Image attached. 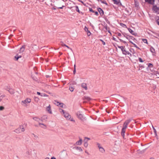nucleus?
<instances>
[{
	"mask_svg": "<svg viewBox=\"0 0 159 159\" xmlns=\"http://www.w3.org/2000/svg\"><path fill=\"white\" fill-rule=\"evenodd\" d=\"M91 98H90L89 97L86 96H84L83 98V100H87L88 101H89L91 100Z\"/></svg>",
	"mask_w": 159,
	"mask_h": 159,
	"instance_id": "obj_17",
	"label": "nucleus"
},
{
	"mask_svg": "<svg viewBox=\"0 0 159 159\" xmlns=\"http://www.w3.org/2000/svg\"><path fill=\"white\" fill-rule=\"evenodd\" d=\"M94 13H95V15H96L97 16H98V12L96 11H94Z\"/></svg>",
	"mask_w": 159,
	"mask_h": 159,
	"instance_id": "obj_58",
	"label": "nucleus"
},
{
	"mask_svg": "<svg viewBox=\"0 0 159 159\" xmlns=\"http://www.w3.org/2000/svg\"><path fill=\"white\" fill-rule=\"evenodd\" d=\"M152 10L155 12L159 14V8L157 6H153L152 7Z\"/></svg>",
	"mask_w": 159,
	"mask_h": 159,
	"instance_id": "obj_7",
	"label": "nucleus"
},
{
	"mask_svg": "<svg viewBox=\"0 0 159 159\" xmlns=\"http://www.w3.org/2000/svg\"><path fill=\"white\" fill-rule=\"evenodd\" d=\"M74 70L73 71V73H74V74H75L76 72V69H75V65H74Z\"/></svg>",
	"mask_w": 159,
	"mask_h": 159,
	"instance_id": "obj_46",
	"label": "nucleus"
},
{
	"mask_svg": "<svg viewBox=\"0 0 159 159\" xmlns=\"http://www.w3.org/2000/svg\"><path fill=\"white\" fill-rule=\"evenodd\" d=\"M9 92L11 94H13L15 93V91L14 90L12 89H10Z\"/></svg>",
	"mask_w": 159,
	"mask_h": 159,
	"instance_id": "obj_21",
	"label": "nucleus"
},
{
	"mask_svg": "<svg viewBox=\"0 0 159 159\" xmlns=\"http://www.w3.org/2000/svg\"><path fill=\"white\" fill-rule=\"evenodd\" d=\"M85 140H86V139H87V140H89L90 139V138H87V137H85Z\"/></svg>",
	"mask_w": 159,
	"mask_h": 159,
	"instance_id": "obj_62",
	"label": "nucleus"
},
{
	"mask_svg": "<svg viewBox=\"0 0 159 159\" xmlns=\"http://www.w3.org/2000/svg\"><path fill=\"white\" fill-rule=\"evenodd\" d=\"M151 52L152 53H155V50L153 48L151 47L150 48Z\"/></svg>",
	"mask_w": 159,
	"mask_h": 159,
	"instance_id": "obj_23",
	"label": "nucleus"
},
{
	"mask_svg": "<svg viewBox=\"0 0 159 159\" xmlns=\"http://www.w3.org/2000/svg\"><path fill=\"white\" fill-rule=\"evenodd\" d=\"M32 134L34 136L35 139H36L38 138L37 135H35L34 134Z\"/></svg>",
	"mask_w": 159,
	"mask_h": 159,
	"instance_id": "obj_50",
	"label": "nucleus"
},
{
	"mask_svg": "<svg viewBox=\"0 0 159 159\" xmlns=\"http://www.w3.org/2000/svg\"><path fill=\"white\" fill-rule=\"evenodd\" d=\"M132 44L134 45V46L136 48H137L138 49L140 50V48H139V47H138L135 43H132Z\"/></svg>",
	"mask_w": 159,
	"mask_h": 159,
	"instance_id": "obj_29",
	"label": "nucleus"
},
{
	"mask_svg": "<svg viewBox=\"0 0 159 159\" xmlns=\"http://www.w3.org/2000/svg\"><path fill=\"white\" fill-rule=\"evenodd\" d=\"M46 110L50 114H52V112L51 111V107H50V105H49L48 107H47L46 108Z\"/></svg>",
	"mask_w": 159,
	"mask_h": 159,
	"instance_id": "obj_12",
	"label": "nucleus"
},
{
	"mask_svg": "<svg viewBox=\"0 0 159 159\" xmlns=\"http://www.w3.org/2000/svg\"><path fill=\"white\" fill-rule=\"evenodd\" d=\"M146 2L153 5L154 3L155 0H145Z\"/></svg>",
	"mask_w": 159,
	"mask_h": 159,
	"instance_id": "obj_9",
	"label": "nucleus"
},
{
	"mask_svg": "<svg viewBox=\"0 0 159 159\" xmlns=\"http://www.w3.org/2000/svg\"><path fill=\"white\" fill-rule=\"evenodd\" d=\"M21 57V56H17L16 55L15 56V57L16 59V60H17L19 58H20Z\"/></svg>",
	"mask_w": 159,
	"mask_h": 159,
	"instance_id": "obj_27",
	"label": "nucleus"
},
{
	"mask_svg": "<svg viewBox=\"0 0 159 159\" xmlns=\"http://www.w3.org/2000/svg\"><path fill=\"white\" fill-rule=\"evenodd\" d=\"M120 25L121 26H122L123 27L126 28V27H127L126 25H125V24H124L122 23H120Z\"/></svg>",
	"mask_w": 159,
	"mask_h": 159,
	"instance_id": "obj_32",
	"label": "nucleus"
},
{
	"mask_svg": "<svg viewBox=\"0 0 159 159\" xmlns=\"http://www.w3.org/2000/svg\"><path fill=\"white\" fill-rule=\"evenodd\" d=\"M60 45H61L62 46H64V45H66L63 42H60Z\"/></svg>",
	"mask_w": 159,
	"mask_h": 159,
	"instance_id": "obj_43",
	"label": "nucleus"
},
{
	"mask_svg": "<svg viewBox=\"0 0 159 159\" xmlns=\"http://www.w3.org/2000/svg\"><path fill=\"white\" fill-rule=\"evenodd\" d=\"M64 114V117L67 119L71 118V116L68 113L65 112Z\"/></svg>",
	"mask_w": 159,
	"mask_h": 159,
	"instance_id": "obj_11",
	"label": "nucleus"
},
{
	"mask_svg": "<svg viewBox=\"0 0 159 159\" xmlns=\"http://www.w3.org/2000/svg\"><path fill=\"white\" fill-rule=\"evenodd\" d=\"M106 30H108V32L109 33H111V32L110 31H109V30H108L109 29V28H108L107 27H106V28H105Z\"/></svg>",
	"mask_w": 159,
	"mask_h": 159,
	"instance_id": "obj_53",
	"label": "nucleus"
},
{
	"mask_svg": "<svg viewBox=\"0 0 159 159\" xmlns=\"http://www.w3.org/2000/svg\"><path fill=\"white\" fill-rule=\"evenodd\" d=\"M132 119H129L126 120L124 123L123 128L121 130V135L122 136L124 137L125 136V129L127 128L128 125L130 122L132 120Z\"/></svg>",
	"mask_w": 159,
	"mask_h": 159,
	"instance_id": "obj_1",
	"label": "nucleus"
},
{
	"mask_svg": "<svg viewBox=\"0 0 159 159\" xmlns=\"http://www.w3.org/2000/svg\"><path fill=\"white\" fill-rule=\"evenodd\" d=\"M10 89V88L8 86H7L5 87V89L9 92Z\"/></svg>",
	"mask_w": 159,
	"mask_h": 159,
	"instance_id": "obj_35",
	"label": "nucleus"
},
{
	"mask_svg": "<svg viewBox=\"0 0 159 159\" xmlns=\"http://www.w3.org/2000/svg\"><path fill=\"white\" fill-rule=\"evenodd\" d=\"M5 97V95H1L0 96V99L2 100L4 97Z\"/></svg>",
	"mask_w": 159,
	"mask_h": 159,
	"instance_id": "obj_44",
	"label": "nucleus"
},
{
	"mask_svg": "<svg viewBox=\"0 0 159 159\" xmlns=\"http://www.w3.org/2000/svg\"><path fill=\"white\" fill-rule=\"evenodd\" d=\"M76 115L77 117L80 120H83L84 119L85 117L83 114H82V112L80 111H77L76 113Z\"/></svg>",
	"mask_w": 159,
	"mask_h": 159,
	"instance_id": "obj_3",
	"label": "nucleus"
},
{
	"mask_svg": "<svg viewBox=\"0 0 159 159\" xmlns=\"http://www.w3.org/2000/svg\"><path fill=\"white\" fill-rule=\"evenodd\" d=\"M100 40L102 42L103 45H105V43L102 39H100Z\"/></svg>",
	"mask_w": 159,
	"mask_h": 159,
	"instance_id": "obj_52",
	"label": "nucleus"
},
{
	"mask_svg": "<svg viewBox=\"0 0 159 159\" xmlns=\"http://www.w3.org/2000/svg\"><path fill=\"white\" fill-rule=\"evenodd\" d=\"M152 128L154 130V132L155 134L156 135H157V131L153 127V126L152 125Z\"/></svg>",
	"mask_w": 159,
	"mask_h": 159,
	"instance_id": "obj_33",
	"label": "nucleus"
},
{
	"mask_svg": "<svg viewBox=\"0 0 159 159\" xmlns=\"http://www.w3.org/2000/svg\"><path fill=\"white\" fill-rule=\"evenodd\" d=\"M26 126V125H20L19 127L17 129H15L14 131L16 133H20L21 132H24L25 129V127Z\"/></svg>",
	"mask_w": 159,
	"mask_h": 159,
	"instance_id": "obj_2",
	"label": "nucleus"
},
{
	"mask_svg": "<svg viewBox=\"0 0 159 159\" xmlns=\"http://www.w3.org/2000/svg\"><path fill=\"white\" fill-rule=\"evenodd\" d=\"M81 86L82 88L84 89L85 90H87L88 89L87 84L86 83H83L81 84Z\"/></svg>",
	"mask_w": 159,
	"mask_h": 159,
	"instance_id": "obj_13",
	"label": "nucleus"
},
{
	"mask_svg": "<svg viewBox=\"0 0 159 159\" xmlns=\"http://www.w3.org/2000/svg\"><path fill=\"white\" fill-rule=\"evenodd\" d=\"M89 11H90V12H92L93 13H94V11L93 10V9L91 8H89Z\"/></svg>",
	"mask_w": 159,
	"mask_h": 159,
	"instance_id": "obj_41",
	"label": "nucleus"
},
{
	"mask_svg": "<svg viewBox=\"0 0 159 159\" xmlns=\"http://www.w3.org/2000/svg\"><path fill=\"white\" fill-rule=\"evenodd\" d=\"M155 74L156 76H158V75H159V72H158V71H156L155 72Z\"/></svg>",
	"mask_w": 159,
	"mask_h": 159,
	"instance_id": "obj_56",
	"label": "nucleus"
},
{
	"mask_svg": "<svg viewBox=\"0 0 159 159\" xmlns=\"http://www.w3.org/2000/svg\"><path fill=\"white\" fill-rule=\"evenodd\" d=\"M75 10L76 11L78 12H79V13H80V11L79 10V7L78 6H75Z\"/></svg>",
	"mask_w": 159,
	"mask_h": 159,
	"instance_id": "obj_30",
	"label": "nucleus"
},
{
	"mask_svg": "<svg viewBox=\"0 0 159 159\" xmlns=\"http://www.w3.org/2000/svg\"><path fill=\"white\" fill-rule=\"evenodd\" d=\"M73 149L79 150L80 152H82V149L80 147H75L73 148Z\"/></svg>",
	"mask_w": 159,
	"mask_h": 159,
	"instance_id": "obj_18",
	"label": "nucleus"
},
{
	"mask_svg": "<svg viewBox=\"0 0 159 159\" xmlns=\"http://www.w3.org/2000/svg\"><path fill=\"white\" fill-rule=\"evenodd\" d=\"M64 46L67 47L68 48L70 49V50H72V49L70 48L69 47L66 45H66H64Z\"/></svg>",
	"mask_w": 159,
	"mask_h": 159,
	"instance_id": "obj_55",
	"label": "nucleus"
},
{
	"mask_svg": "<svg viewBox=\"0 0 159 159\" xmlns=\"http://www.w3.org/2000/svg\"><path fill=\"white\" fill-rule=\"evenodd\" d=\"M125 46L123 47V46H118V47L121 49V51H122L123 49H124Z\"/></svg>",
	"mask_w": 159,
	"mask_h": 159,
	"instance_id": "obj_28",
	"label": "nucleus"
},
{
	"mask_svg": "<svg viewBox=\"0 0 159 159\" xmlns=\"http://www.w3.org/2000/svg\"><path fill=\"white\" fill-rule=\"evenodd\" d=\"M153 66V65L151 63H149L148 64V67H152Z\"/></svg>",
	"mask_w": 159,
	"mask_h": 159,
	"instance_id": "obj_37",
	"label": "nucleus"
},
{
	"mask_svg": "<svg viewBox=\"0 0 159 159\" xmlns=\"http://www.w3.org/2000/svg\"><path fill=\"white\" fill-rule=\"evenodd\" d=\"M33 119L35 121L39 122V125H43V126H44V127H46V125H44V124L41 123L39 122V121L40 120L41 121H42V120H41L40 119H39L38 118H37V117H33Z\"/></svg>",
	"mask_w": 159,
	"mask_h": 159,
	"instance_id": "obj_5",
	"label": "nucleus"
},
{
	"mask_svg": "<svg viewBox=\"0 0 159 159\" xmlns=\"http://www.w3.org/2000/svg\"><path fill=\"white\" fill-rule=\"evenodd\" d=\"M130 36H125V37L128 40H129V38Z\"/></svg>",
	"mask_w": 159,
	"mask_h": 159,
	"instance_id": "obj_54",
	"label": "nucleus"
},
{
	"mask_svg": "<svg viewBox=\"0 0 159 159\" xmlns=\"http://www.w3.org/2000/svg\"><path fill=\"white\" fill-rule=\"evenodd\" d=\"M57 106H58L59 105H60L61 107H62L63 104L62 103H59V102H57Z\"/></svg>",
	"mask_w": 159,
	"mask_h": 159,
	"instance_id": "obj_39",
	"label": "nucleus"
},
{
	"mask_svg": "<svg viewBox=\"0 0 159 159\" xmlns=\"http://www.w3.org/2000/svg\"><path fill=\"white\" fill-rule=\"evenodd\" d=\"M87 35L88 36H89L91 35V34L90 31H89L88 30L87 31Z\"/></svg>",
	"mask_w": 159,
	"mask_h": 159,
	"instance_id": "obj_40",
	"label": "nucleus"
},
{
	"mask_svg": "<svg viewBox=\"0 0 159 159\" xmlns=\"http://www.w3.org/2000/svg\"><path fill=\"white\" fill-rule=\"evenodd\" d=\"M60 112L61 113H63L64 114L65 112L64 111V110L62 109H60Z\"/></svg>",
	"mask_w": 159,
	"mask_h": 159,
	"instance_id": "obj_49",
	"label": "nucleus"
},
{
	"mask_svg": "<svg viewBox=\"0 0 159 159\" xmlns=\"http://www.w3.org/2000/svg\"><path fill=\"white\" fill-rule=\"evenodd\" d=\"M69 89L71 92H73L74 90V88L72 87H70L69 88Z\"/></svg>",
	"mask_w": 159,
	"mask_h": 159,
	"instance_id": "obj_31",
	"label": "nucleus"
},
{
	"mask_svg": "<svg viewBox=\"0 0 159 159\" xmlns=\"http://www.w3.org/2000/svg\"><path fill=\"white\" fill-rule=\"evenodd\" d=\"M31 100L30 98H27L25 99V100L23 101H22V102L26 104L27 103H30L31 102Z\"/></svg>",
	"mask_w": 159,
	"mask_h": 159,
	"instance_id": "obj_8",
	"label": "nucleus"
},
{
	"mask_svg": "<svg viewBox=\"0 0 159 159\" xmlns=\"http://www.w3.org/2000/svg\"><path fill=\"white\" fill-rule=\"evenodd\" d=\"M82 139H80L79 141H78L76 142V145H80L82 143Z\"/></svg>",
	"mask_w": 159,
	"mask_h": 159,
	"instance_id": "obj_15",
	"label": "nucleus"
},
{
	"mask_svg": "<svg viewBox=\"0 0 159 159\" xmlns=\"http://www.w3.org/2000/svg\"><path fill=\"white\" fill-rule=\"evenodd\" d=\"M101 2L102 3H104V4H105L106 5H107V3L106 2V1L105 0H103V1H101Z\"/></svg>",
	"mask_w": 159,
	"mask_h": 159,
	"instance_id": "obj_45",
	"label": "nucleus"
},
{
	"mask_svg": "<svg viewBox=\"0 0 159 159\" xmlns=\"http://www.w3.org/2000/svg\"><path fill=\"white\" fill-rule=\"evenodd\" d=\"M84 145L85 148H87L88 147V140H86L85 139H84Z\"/></svg>",
	"mask_w": 159,
	"mask_h": 159,
	"instance_id": "obj_20",
	"label": "nucleus"
},
{
	"mask_svg": "<svg viewBox=\"0 0 159 159\" xmlns=\"http://www.w3.org/2000/svg\"><path fill=\"white\" fill-rule=\"evenodd\" d=\"M97 145L98 148H99V151L102 153H104L105 152V150L103 148L99 143H98Z\"/></svg>",
	"mask_w": 159,
	"mask_h": 159,
	"instance_id": "obj_6",
	"label": "nucleus"
},
{
	"mask_svg": "<svg viewBox=\"0 0 159 159\" xmlns=\"http://www.w3.org/2000/svg\"><path fill=\"white\" fill-rule=\"evenodd\" d=\"M128 30L129 32L131 34H132L134 35H136V34H135V33L134 32V31L132 30H131V29H130L129 28H128Z\"/></svg>",
	"mask_w": 159,
	"mask_h": 159,
	"instance_id": "obj_19",
	"label": "nucleus"
},
{
	"mask_svg": "<svg viewBox=\"0 0 159 159\" xmlns=\"http://www.w3.org/2000/svg\"><path fill=\"white\" fill-rule=\"evenodd\" d=\"M64 2V1L63 0H58V1L57 2V6L56 7L58 9H62L63 7H65V6L64 5H62L61 7H60V5H61Z\"/></svg>",
	"mask_w": 159,
	"mask_h": 159,
	"instance_id": "obj_4",
	"label": "nucleus"
},
{
	"mask_svg": "<svg viewBox=\"0 0 159 159\" xmlns=\"http://www.w3.org/2000/svg\"><path fill=\"white\" fill-rule=\"evenodd\" d=\"M129 42L132 43H133L132 41H133L134 42H135V41H136V40L134 37L132 36H130L129 38Z\"/></svg>",
	"mask_w": 159,
	"mask_h": 159,
	"instance_id": "obj_10",
	"label": "nucleus"
},
{
	"mask_svg": "<svg viewBox=\"0 0 159 159\" xmlns=\"http://www.w3.org/2000/svg\"><path fill=\"white\" fill-rule=\"evenodd\" d=\"M127 54L129 55L131 57L132 56L131 54L128 51L126 53V55H127Z\"/></svg>",
	"mask_w": 159,
	"mask_h": 159,
	"instance_id": "obj_57",
	"label": "nucleus"
},
{
	"mask_svg": "<svg viewBox=\"0 0 159 159\" xmlns=\"http://www.w3.org/2000/svg\"><path fill=\"white\" fill-rule=\"evenodd\" d=\"M47 119V116L45 115V116H43V117H42V120H45V119Z\"/></svg>",
	"mask_w": 159,
	"mask_h": 159,
	"instance_id": "obj_34",
	"label": "nucleus"
},
{
	"mask_svg": "<svg viewBox=\"0 0 159 159\" xmlns=\"http://www.w3.org/2000/svg\"><path fill=\"white\" fill-rule=\"evenodd\" d=\"M139 61L140 62H143V61L142 59L140 57L139 58Z\"/></svg>",
	"mask_w": 159,
	"mask_h": 159,
	"instance_id": "obj_36",
	"label": "nucleus"
},
{
	"mask_svg": "<svg viewBox=\"0 0 159 159\" xmlns=\"http://www.w3.org/2000/svg\"><path fill=\"white\" fill-rule=\"evenodd\" d=\"M156 21L157 24L159 25V17H158V19H156Z\"/></svg>",
	"mask_w": 159,
	"mask_h": 159,
	"instance_id": "obj_42",
	"label": "nucleus"
},
{
	"mask_svg": "<svg viewBox=\"0 0 159 159\" xmlns=\"http://www.w3.org/2000/svg\"><path fill=\"white\" fill-rule=\"evenodd\" d=\"M41 96H44V97H47V94H43V95H41Z\"/></svg>",
	"mask_w": 159,
	"mask_h": 159,
	"instance_id": "obj_59",
	"label": "nucleus"
},
{
	"mask_svg": "<svg viewBox=\"0 0 159 159\" xmlns=\"http://www.w3.org/2000/svg\"><path fill=\"white\" fill-rule=\"evenodd\" d=\"M122 52L123 54L126 55V53H127V52H128V51H126L125 50V49L124 48V49H123V50L122 51Z\"/></svg>",
	"mask_w": 159,
	"mask_h": 159,
	"instance_id": "obj_25",
	"label": "nucleus"
},
{
	"mask_svg": "<svg viewBox=\"0 0 159 159\" xmlns=\"http://www.w3.org/2000/svg\"><path fill=\"white\" fill-rule=\"evenodd\" d=\"M130 52H132L133 53H134V50L132 49V48H131L130 49Z\"/></svg>",
	"mask_w": 159,
	"mask_h": 159,
	"instance_id": "obj_47",
	"label": "nucleus"
},
{
	"mask_svg": "<svg viewBox=\"0 0 159 159\" xmlns=\"http://www.w3.org/2000/svg\"><path fill=\"white\" fill-rule=\"evenodd\" d=\"M117 35L119 36H121V34L120 33H118Z\"/></svg>",
	"mask_w": 159,
	"mask_h": 159,
	"instance_id": "obj_60",
	"label": "nucleus"
},
{
	"mask_svg": "<svg viewBox=\"0 0 159 159\" xmlns=\"http://www.w3.org/2000/svg\"><path fill=\"white\" fill-rule=\"evenodd\" d=\"M31 152H32V151H31V150H28L26 152V154H27L28 155H30L31 154Z\"/></svg>",
	"mask_w": 159,
	"mask_h": 159,
	"instance_id": "obj_22",
	"label": "nucleus"
},
{
	"mask_svg": "<svg viewBox=\"0 0 159 159\" xmlns=\"http://www.w3.org/2000/svg\"><path fill=\"white\" fill-rule=\"evenodd\" d=\"M37 94L38 95H40L41 93L39 92H37Z\"/></svg>",
	"mask_w": 159,
	"mask_h": 159,
	"instance_id": "obj_63",
	"label": "nucleus"
},
{
	"mask_svg": "<svg viewBox=\"0 0 159 159\" xmlns=\"http://www.w3.org/2000/svg\"><path fill=\"white\" fill-rule=\"evenodd\" d=\"M84 30L85 31H87L88 30L86 26L85 27Z\"/></svg>",
	"mask_w": 159,
	"mask_h": 159,
	"instance_id": "obj_61",
	"label": "nucleus"
},
{
	"mask_svg": "<svg viewBox=\"0 0 159 159\" xmlns=\"http://www.w3.org/2000/svg\"><path fill=\"white\" fill-rule=\"evenodd\" d=\"M119 39L120 40L121 42H122L123 43H126V42L125 41H123V40H122V39Z\"/></svg>",
	"mask_w": 159,
	"mask_h": 159,
	"instance_id": "obj_48",
	"label": "nucleus"
},
{
	"mask_svg": "<svg viewBox=\"0 0 159 159\" xmlns=\"http://www.w3.org/2000/svg\"><path fill=\"white\" fill-rule=\"evenodd\" d=\"M34 101H35V102H39V98L38 97H34Z\"/></svg>",
	"mask_w": 159,
	"mask_h": 159,
	"instance_id": "obj_24",
	"label": "nucleus"
},
{
	"mask_svg": "<svg viewBox=\"0 0 159 159\" xmlns=\"http://www.w3.org/2000/svg\"><path fill=\"white\" fill-rule=\"evenodd\" d=\"M98 12H99L101 16H102L104 14V12H103V11L102 10V9L101 8H98Z\"/></svg>",
	"mask_w": 159,
	"mask_h": 159,
	"instance_id": "obj_16",
	"label": "nucleus"
},
{
	"mask_svg": "<svg viewBox=\"0 0 159 159\" xmlns=\"http://www.w3.org/2000/svg\"><path fill=\"white\" fill-rule=\"evenodd\" d=\"M51 159H56L55 157H52L51 158Z\"/></svg>",
	"mask_w": 159,
	"mask_h": 159,
	"instance_id": "obj_64",
	"label": "nucleus"
},
{
	"mask_svg": "<svg viewBox=\"0 0 159 159\" xmlns=\"http://www.w3.org/2000/svg\"><path fill=\"white\" fill-rule=\"evenodd\" d=\"M4 109V107L3 106H0V110L2 111Z\"/></svg>",
	"mask_w": 159,
	"mask_h": 159,
	"instance_id": "obj_51",
	"label": "nucleus"
},
{
	"mask_svg": "<svg viewBox=\"0 0 159 159\" xmlns=\"http://www.w3.org/2000/svg\"><path fill=\"white\" fill-rule=\"evenodd\" d=\"M142 41L144 43H147V44H148V43L147 42V39H142Z\"/></svg>",
	"mask_w": 159,
	"mask_h": 159,
	"instance_id": "obj_26",
	"label": "nucleus"
},
{
	"mask_svg": "<svg viewBox=\"0 0 159 159\" xmlns=\"http://www.w3.org/2000/svg\"><path fill=\"white\" fill-rule=\"evenodd\" d=\"M68 119H69L70 121H73L74 122H75V120H74L73 118H71V117L70 118H68Z\"/></svg>",
	"mask_w": 159,
	"mask_h": 159,
	"instance_id": "obj_38",
	"label": "nucleus"
},
{
	"mask_svg": "<svg viewBox=\"0 0 159 159\" xmlns=\"http://www.w3.org/2000/svg\"><path fill=\"white\" fill-rule=\"evenodd\" d=\"M25 46L23 45L22 47L20 48L19 50V53H21L23 52L25 50Z\"/></svg>",
	"mask_w": 159,
	"mask_h": 159,
	"instance_id": "obj_14",
	"label": "nucleus"
}]
</instances>
